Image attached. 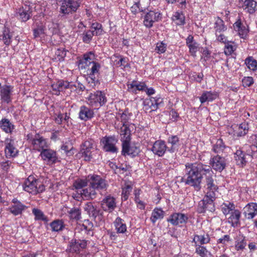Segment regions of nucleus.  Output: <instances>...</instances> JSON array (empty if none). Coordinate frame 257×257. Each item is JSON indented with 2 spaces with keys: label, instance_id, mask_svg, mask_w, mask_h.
<instances>
[{
  "label": "nucleus",
  "instance_id": "41",
  "mask_svg": "<svg viewBox=\"0 0 257 257\" xmlns=\"http://www.w3.org/2000/svg\"><path fill=\"white\" fill-rule=\"evenodd\" d=\"M0 127L7 133H12L14 129V125L7 118H3L0 121Z\"/></svg>",
  "mask_w": 257,
  "mask_h": 257
},
{
  "label": "nucleus",
  "instance_id": "13",
  "mask_svg": "<svg viewBox=\"0 0 257 257\" xmlns=\"http://www.w3.org/2000/svg\"><path fill=\"white\" fill-rule=\"evenodd\" d=\"M14 87L10 85H4L1 87L0 96L2 102L8 104L13 99Z\"/></svg>",
  "mask_w": 257,
  "mask_h": 257
},
{
  "label": "nucleus",
  "instance_id": "19",
  "mask_svg": "<svg viewBox=\"0 0 257 257\" xmlns=\"http://www.w3.org/2000/svg\"><path fill=\"white\" fill-rule=\"evenodd\" d=\"M101 207L105 211L112 212L116 207L115 198L110 195H107L101 201Z\"/></svg>",
  "mask_w": 257,
  "mask_h": 257
},
{
  "label": "nucleus",
  "instance_id": "38",
  "mask_svg": "<svg viewBox=\"0 0 257 257\" xmlns=\"http://www.w3.org/2000/svg\"><path fill=\"white\" fill-rule=\"evenodd\" d=\"M229 214L230 216L227 219L228 223L233 227L236 226L239 223L240 212L237 209H235Z\"/></svg>",
  "mask_w": 257,
  "mask_h": 257
},
{
  "label": "nucleus",
  "instance_id": "24",
  "mask_svg": "<svg viewBox=\"0 0 257 257\" xmlns=\"http://www.w3.org/2000/svg\"><path fill=\"white\" fill-rule=\"evenodd\" d=\"M234 248L239 253L242 252L246 246L245 237L242 234L239 233L234 238Z\"/></svg>",
  "mask_w": 257,
  "mask_h": 257
},
{
  "label": "nucleus",
  "instance_id": "5",
  "mask_svg": "<svg viewBox=\"0 0 257 257\" xmlns=\"http://www.w3.org/2000/svg\"><path fill=\"white\" fill-rule=\"evenodd\" d=\"M59 13L62 16L71 15L77 11L80 6L79 0H58Z\"/></svg>",
  "mask_w": 257,
  "mask_h": 257
},
{
  "label": "nucleus",
  "instance_id": "14",
  "mask_svg": "<svg viewBox=\"0 0 257 257\" xmlns=\"http://www.w3.org/2000/svg\"><path fill=\"white\" fill-rule=\"evenodd\" d=\"M86 245L87 241L85 240L72 239L68 245L66 251L79 253L81 249L86 247Z\"/></svg>",
  "mask_w": 257,
  "mask_h": 257
},
{
  "label": "nucleus",
  "instance_id": "22",
  "mask_svg": "<svg viewBox=\"0 0 257 257\" xmlns=\"http://www.w3.org/2000/svg\"><path fill=\"white\" fill-rule=\"evenodd\" d=\"M188 219L187 214L181 213H175L173 214L168 219V221L173 225L185 224Z\"/></svg>",
  "mask_w": 257,
  "mask_h": 257
},
{
  "label": "nucleus",
  "instance_id": "28",
  "mask_svg": "<svg viewBox=\"0 0 257 257\" xmlns=\"http://www.w3.org/2000/svg\"><path fill=\"white\" fill-rule=\"evenodd\" d=\"M13 204L9 207V210L14 215H18L22 213L26 206L16 199L12 201Z\"/></svg>",
  "mask_w": 257,
  "mask_h": 257
},
{
  "label": "nucleus",
  "instance_id": "60",
  "mask_svg": "<svg viewBox=\"0 0 257 257\" xmlns=\"http://www.w3.org/2000/svg\"><path fill=\"white\" fill-rule=\"evenodd\" d=\"M116 58H117L118 60H115L116 61V65L118 66L121 67L122 69H124L126 67H130L129 64L127 61V59L121 56H116Z\"/></svg>",
  "mask_w": 257,
  "mask_h": 257
},
{
  "label": "nucleus",
  "instance_id": "35",
  "mask_svg": "<svg viewBox=\"0 0 257 257\" xmlns=\"http://www.w3.org/2000/svg\"><path fill=\"white\" fill-rule=\"evenodd\" d=\"M218 97V94L215 91H204L201 96L199 97L201 103L206 102H211L215 100Z\"/></svg>",
  "mask_w": 257,
  "mask_h": 257
},
{
  "label": "nucleus",
  "instance_id": "26",
  "mask_svg": "<svg viewBox=\"0 0 257 257\" xmlns=\"http://www.w3.org/2000/svg\"><path fill=\"white\" fill-rule=\"evenodd\" d=\"M186 43L189 48V53L193 57H195L199 50V44L194 40L193 37L191 35L186 38Z\"/></svg>",
  "mask_w": 257,
  "mask_h": 257
},
{
  "label": "nucleus",
  "instance_id": "46",
  "mask_svg": "<svg viewBox=\"0 0 257 257\" xmlns=\"http://www.w3.org/2000/svg\"><path fill=\"white\" fill-rule=\"evenodd\" d=\"M231 240V239L230 236L226 234L217 239V244L219 245V247H222L223 251H224L226 248L227 245Z\"/></svg>",
  "mask_w": 257,
  "mask_h": 257
},
{
  "label": "nucleus",
  "instance_id": "64",
  "mask_svg": "<svg viewBox=\"0 0 257 257\" xmlns=\"http://www.w3.org/2000/svg\"><path fill=\"white\" fill-rule=\"evenodd\" d=\"M246 125L245 123H241L238 126V131L236 133L238 136H242L247 133Z\"/></svg>",
  "mask_w": 257,
  "mask_h": 257
},
{
  "label": "nucleus",
  "instance_id": "3",
  "mask_svg": "<svg viewBox=\"0 0 257 257\" xmlns=\"http://www.w3.org/2000/svg\"><path fill=\"white\" fill-rule=\"evenodd\" d=\"M217 190L206 189V195L199 203L197 208L199 213H204L206 210L213 212L215 210L213 201L216 198Z\"/></svg>",
  "mask_w": 257,
  "mask_h": 257
},
{
  "label": "nucleus",
  "instance_id": "53",
  "mask_svg": "<svg viewBox=\"0 0 257 257\" xmlns=\"http://www.w3.org/2000/svg\"><path fill=\"white\" fill-rule=\"evenodd\" d=\"M90 31L94 35L98 36L101 35L103 32L101 24L97 22L92 23Z\"/></svg>",
  "mask_w": 257,
  "mask_h": 257
},
{
  "label": "nucleus",
  "instance_id": "11",
  "mask_svg": "<svg viewBox=\"0 0 257 257\" xmlns=\"http://www.w3.org/2000/svg\"><path fill=\"white\" fill-rule=\"evenodd\" d=\"M95 151L92 143L85 141L81 145L79 154L86 161H90L92 158V153Z\"/></svg>",
  "mask_w": 257,
  "mask_h": 257
},
{
  "label": "nucleus",
  "instance_id": "17",
  "mask_svg": "<svg viewBox=\"0 0 257 257\" xmlns=\"http://www.w3.org/2000/svg\"><path fill=\"white\" fill-rule=\"evenodd\" d=\"M130 142L122 144V154L129 155L132 157L137 156L140 152V148L136 145H130Z\"/></svg>",
  "mask_w": 257,
  "mask_h": 257
},
{
  "label": "nucleus",
  "instance_id": "62",
  "mask_svg": "<svg viewBox=\"0 0 257 257\" xmlns=\"http://www.w3.org/2000/svg\"><path fill=\"white\" fill-rule=\"evenodd\" d=\"M84 209L89 215H94L96 213V209L91 202L85 204Z\"/></svg>",
  "mask_w": 257,
  "mask_h": 257
},
{
  "label": "nucleus",
  "instance_id": "4",
  "mask_svg": "<svg viewBox=\"0 0 257 257\" xmlns=\"http://www.w3.org/2000/svg\"><path fill=\"white\" fill-rule=\"evenodd\" d=\"M23 189L32 194L36 195L44 191L45 186L33 176H29L23 184Z\"/></svg>",
  "mask_w": 257,
  "mask_h": 257
},
{
  "label": "nucleus",
  "instance_id": "27",
  "mask_svg": "<svg viewBox=\"0 0 257 257\" xmlns=\"http://www.w3.org/2000/svg\"><path fill=\"white\" fill-rule=\"evenodd\" d=\"M131 126H132V124H123L120 127V135L121 137L120 140L122 142V144H123V143L131 142Z\"/></svg>",
  "mask_w": 257,
  "mask_h": 257
},
{
  "label": "nucleus",
  "instance_id": "55",
  "mask_svg": "<svg viewBox=\"0 0 257 257\" xmlns=\"http://www.w3.org/2000/svg\"><path fill=\"white\" fill-rule=\"evenodd\" d=\"M50 226L53 231H59L62 230L64 224L62 221L56 220L51 223Z\"/></svg>",
  "mask_w": 257,
  "mask_h": 257
},
{
  "label": "nucleus",
  "instance_id": "59",
  "mask_svg": "<svg viewBox=\"0 0 257 257\" xmlns=\"http://www.w3.org/2000/svg\"><path fill=\"white\" fill-rule=\"evenodd\" d=\"M235 45L232 42L227 41L225 43L224 53L226 55H231L235 50Z\"/></svg>",
  "mask_w": 257,
  "mask_h": 257
},
{
  "label": "nucleus",
  "instance_id": "48",
  "mask_svg": "<svg viewBox=\"0 0 257 257\" xmlns=\"http://www.w3.org/2000/svg\"><path fill=\"white\" fill-rule=\"evenodd\" d=\"M214 29L215 33L223 32L227 29V27L225 26L223 21L219 17L217 18L215 20Z\"/></svg>",
  "mask_w": 257,
  "mask_h": 257
},
{
  "label": "nucleus",
  "instance_id": "37",
  "mask_svg": "<svg viewBox=\"0 0 257 257\" xmlns=\"http://www.w3.org/2000/svg\"><path fill=\"white\" fill-rule=\"evenodd\" d=\"M115 229L117 233H124L126 231L127 227L124 220L117 217L114 222Z\"/></svg>",
  "mask_w": 257,
  "mask_h": 257
},
{
  "label": "nucleus",
  "instance_id": "58",
  "mask_svg": "<svg viewBox=\"0 0 257 257\" xmlns=\"http://www.w3.org/2000/svg\"><path fill=\"white\" fill-rule=\"evenodd\" d=\"M68 89H70L71 91H76L77 92H79L81 91H83L85 87L84 86L77 82L75 83L69 82Z\"/></svg>",
  "mask_w": 257,
  "mask_h": 257
},
{
  "label": "nucleus",
  "instance_id": "15",
  "mask_svg": "<svg viewBox=\"0 0 257 257\" xmlns=\"http://www.w3.org/2000/svg\"><path fill=\"white\" fill-rule=\"evenodd\" d=\"M210 164L213 169L221 172L225 168L226 162L224 157L216 155L210 159Z\"/></svg>",
  "mask_w": 257,
  "mask_h": 257
},
{
  "label": "nucleus",
  "instance_id": "39",
  "mask_svg": "<svg viewBox=\"0 0 257 257\" xmlns=\"http://www.w3.org/2000/svg\"><path fill=\"white\" fill-rule=\"evenodd\" d=\"M132 113L128 112L127 109H125L123 111L121 112L119 111L116 116V118L118 120H120L122 122V124H132L130 123L128 120H130Z\"/></svg>",
  "mask_w": 257,
  "mask_h": 257
},
{
  "label": "nucleus",
  "instance_id": "18",
  "mask_svg": "<svg viewBox=\"0 0 257 257\" xmlns=\"http://www.w3.org/2000/svg\"><path fill=\"white\" fill-rule=\"evenodd\" d=\"M233 28L241 38L245 39L247 37L249 32L248 26L240 19H238L233 24Z\"/></svg>",
  "mask_w": 257,
  "mask_h": 257
},
{
  "label": "nucleus",
  "instance_id": "2",
  "mask_svg": "<svg viewBox=\"0 0 257 257\" xmlns=\"http://www.w3.org/2000/svg\"><path fill=\"white\" fill-rule=\"evenodd\" d=\"M88 182L89 186L86 188L92 199L96 197L97 192L106 191L109 186L105 179L96 174L88 175Z\"/></svg>",
  "mask_w": 257,
  "mask_h": 257
},
{
  "label": "nucleus",
  "instance_id": "43",
  "mask_svg": "<svg viewBox=\"0 0 257 257\" xmlns=\"http://www.w3.org/2000/svg\"><path fill=\"white\" fill-rule=\"evenodd\" d=\"M222 213L227 215L229 214L231 212L233 211L235 209V205L233 203L226 202L223 203L220 206Z\"/></svg>",
  "mask_w": 257,
  "mask_h": 257
},
{
  "label": "nucleus",
  "instance_id": "29",
  "mask_svg": "<svg viewBox=\"0 0 257 257\" xmlns=\"http://www.w3.org/2000/svg\"><path fill=\"white\" fill-rule=\"evenodd\" d=\"M244 214L246 218L252 219L257 214V204L255 203L247 204L244 208Z\"/></svg>",
  "mask_w": 257,
  "mask_h": 257
},
{
  "label": "nucleus",
  "instance_id": "23",
  "mask_svg": "<svg viewBox=\"0 0 257 257\" xmlns=\"http://www.w3.org/2000/svg\"><path fill=\"white\" fill-rule=\"evenodd\" d=\"M31 15V8L25 5L19 9L16 12L17 17L23 22H26L30 19Z\"/></svg>",
  "mask_w": 257,
  "mask_h": 257
},
{
  "label": "nucleus",
  "instance_id": "33",
  "mask_svg": "<svg viewBox=\"0 0 257 257\" xmlns=\"http://www.w3.org/2000/svg\"><path fill=\"white\" fill-rule=\"evenodd\" d=\"M72 197L77 201L84 200H93L90 196L88 190L85 188L84 190H76L75 193H73L72 194Z\"/></svg>",
  "mask_w": 257,
  "mask_h": 257
},
{
  "label": "nucleus",
  "instance_id": "34",
  "mask_svg": "<svg viewBox=\"0 0 257 257\" xmlns=\"http://www.w3.org/2000/svg\"><path fill=\"white\" fill-rule=\"evenodd\" d=\"M246 156V154L240 150V148L236 150L234 153V156L236 164L240 167L245 166L247 162Z\"/></svg>",
  "mask_w": 257,
  "mask_h": 257
},
{
  "label": "nucleus",
  "instance_id": "21",
  "mask_svg": "<svg viewBox=\"0 0 257 257\" xmlns=\"http://www.w3.org/2000/svg\"><path fill=\"white\" fill-rule=\"evenodd\" d=\"M167 149V147L165 141L158 140L154 143L151 151L155 155L162 157L165 153Z\"/></svg>",
  "mask_w": 257,
  "mask_h": 257
},
{
  "label": "nucleus",
  "instance_id": "45",
  "mask_svg": "<svg viewBox=\"0 0 257 257\" xmlns=\"http://www.w3.org/2000/svg\"><path fill=\"white\" fill-rule=\"evenodd\" d=\"M195 252L201 257H211V253L203 245L195 246Z\"/></svg>",
  "mask_w": 257,
  "mask_h": 257
},
{
  "label": "nucleus",
  "instance_id": "61",
  "mask_svg": "<svg viewBox=\"0 0 257 257\" xmlns=\"http://www.w3.org/2000/svg\"><path fill=\"white\" fill-rule=\"evenodd\" d=\"M167 49V44L163 42H159L156 44L155 51L158 54H163L165 52Z\"/></svg>",
  "mask_w": 257,
  "mask_h": 257
},
{
  "label": "nucleus",
  "instance_id": "44",
  "mask_svg": "<svg viewBox=\"0 0 257 257\" xmlns=\"http://www.w3.org/2000/svg\"><path fill=\"white\" fill-rule=\"evenodd\" d=\"M164 212L161 208H155L151 217V221L155 223L158 220L161 219L164 217Z\"/></svg>",
  "mask_w": 257,
  "mask_h": 257
},
{
  "label": "nucleus",
  "instance_id": "10",
  "mask_svg": "<svg viewBox=\"0 0 257 257\" xmlns=\"http://www.w3.org/2000/svg\"><path fill=\"white\" fill-rule=\"evenodd\" d=\"M117 142L114 136L105 137L101 140V143L103 146V149L105 152L116 153L117 149L115 145Z\"/></svg>",
  "mask_w": 257,
  "mask_h": 257
},
{
  "label": "nucleus",
  "instance_id": "32",
  "mask_svg": "<svg viewBox=\"0 0 257 257\" xmlns=\"http://www.w3.org/2000/svg\"><path fill=\"white\" fill-rule=\"evenodd\" d=\"M242 4V7L250 14H253L255 11L256 2L255 0H240Z\"/></svg>",
  "mask_w": 257,
  "mask_h": 257
},
{
  "label": "nucleus",
  "instance_id": "57",
  "mask_svg": "<svg viewBox=\"0 0 257 257\" xmlns=\"http://www.w3.org/2000/svg\"><path fill=\"white\" fill-rule=\"evenodd\" d=\"M32 213L35 215V218L36 220L47 221V218L45 216L43 212L41 210L37 208H34L32 210Z\"/></svg>",
  "mask_w": 257,
  "mask_h": 257
},
{
  "label": "nucleus",
  "instance_id": "47",
  "mask_svg": "<svg viewBox=\"0 0 257 257\" xmlns=\"http://www.w3.org/2000/svg\"><path fill=\"white\" fill-rule=\"evenodd\" d=\"M172 20L177 25H183L185 24V16L181 12H176L172 16Z\"/></svg>",
  "mask_w": 257,
  "mask_h": 257
},
{
  "label": "nucleus",
  "instance_id": "7",
  "mask_svg": "<svg viewBox=\"0 0 257 257\" xmlns=\"http://www.w3.org/2000/svg\"><path fill=\"white\" fill-rule=\"evenodd\" d=\"M27 140L31 144L34 150L41 153L49 147L48 141L39 134L33 136L32 134H28Z\"/></svg>",
  "mask_w": 257,
  "mask_h": 257
},
{
  "label": "nucleus",
  "instance_id": "25",
  "mask_svg": "<svg viewBox=\"0 0 257 257\" xmlns=\"http://www.w3.org/2000/svg\"><path fill=\"white\" fill-rule=\"evenodd\" d=\"M94 57L95 55L92 52L84 54L83 58L79 61V67L82 69H86L90 64L94 62Z\"/></svg>",
  "mask_w": 257,
  "mask_h": 257
},
{
  "label": "nucleus",
  "instance_id": "31",
  "mask_svg": "<svg viewBox=\"0 0 257 257\" xmlns=\"http://www.w3.org/2000/svg\"><path fill=\"white\" fill-rule=\"evenodd\" d=\"M69 82L64 80H59L56 83H53L51 85L53 93L58 95L60 94V91H62L66 89H68Z\"/></svg>",
  "mask_w": 257,
  "mask_h": 257
},
{
  "label": "nucleus",
  "instance_id": "49",
  "mask_svg": "<svg viewBox=\"0 0 257 257\" xmlns=\"http://www.w3.org/2000/svg\"><path fill=\"white\" fill-rule=\"evenodd\" d=\"M68 212L71 219L78 220L81 218V210L79 208H72Z\"/></svg>",
  "mask_w": 257,
  "mask_h": 257
},
{
  "label": "nucleus",
  "instance_id": "63",
  "mask_svg": "<svg viewBox=\"0 0 257 257\" xmlns=\"http://www.w3.org/2000/svg\"><path fill=\"white\" fill-rule=\"evenodd\" d=\"M94 36L90 31H88L83 34L82 39L84 42L88 43L91 40L92 38Z\"/></svg>",
  "mask_w": 257,
  "mask_h": 257
},
{
  "label": "nucleus",
  "instance_id": "8",
  "mask_svg": "<svg viewBox=\"0 0 257 257\" xmlns=\"http://www.w3.org/2000/svg\"><path fill=\"white\" fill-rule=\"evenodd\" d=\"M162 18V14L158 10L149 11L144 18V24L147 28L153 27L154 23L159 22Z\"/></svg>",
  "mask_w": 257,
  "mask_h": 257
},
{
  "label": "nucleus",
  "instance_id": "6",
  "mask_svg": "<svg viewBox=\"0 0 257 257\" xmlns=\"http://www.w3.org/2000/svg\"><path fill=\"white\" fill-rule=\"evenodd\" d=\"M100 69V65L96 62L90 64L86 69L88 75L87 81L92 87L95 86L98 82Z\"/></svg>",
  "mask_w": 257,
  "mask_h": 257
},
{
  "label": "nucleus",
  "instance_id": "20",
  "mask_svg": "<svg viewBox=\"0 0 257 257\" xmlns=\"http://www.w3.org/2000/svg\"><path fill=\"white\" fill-rule=\"evenodd\" d=\"M210 241L209 235L205 232L195 233L193 238V242L195 243V246L202 245L209 243Z\"/></svg>",
  "mask_w": 257,
  "mask_h": 257
},
{
  "label": "nucleus",
  "instance_id": "16",
  "mask_svg": "<svg viewBox=\"0 0 257 257\" xmlns=\"http://www.w3.org/2000/svg\"><path fill=\"white\" fill-rule=\"evenodd\" d=\"M40 156L42 160L46 161L49 165L54 164L58 161L56 152L48 148L42 151Z\"/></svg>",
  "mask_w": 257,
  "mask_h": 257
},
{
  "label": "nucleus",
  "instance_id": "51",
  "mask_svg": "<svg viewBox=\"0 0 257 257\" xmlns=\"http://www.w3.org/2000/svg\"><path fill=\"white\" fill-rule=\"evenodd\" d=\"M212 175L207 174L206 175V189H213V190H217L218 187L216 185H215L214 183V180L212 177Z\"/></svg>",
  "mask_w": 257,
  "mask_h": 257
},
{
  "label": "nucleus",
  "instance_id": "9",
  "mask_svg": "<svg viewBox=\"0 0 257 257\" xmlns=\"http://www.w3.org/2000/svg\"><path fill=\"white\" fill-rule=\"evenodd\" d=\"M106 100V97L104 92L101 91H96L89 95L88 98V103L92 107H99L104 105Z\"/></svg>",
  "mask_w": 257,
  "mask_h": 257
},
{
  "label": "nucleus",
  "instance_id": "1",
  "mask_svg": "<svg viewBox=\"0 0 257 257\" xmlns=\"http://www.w3.org/2000/svg\"><path fill=\"white\" fill-rule=\"evenodd\" d=\"M212 174L213 172L209 166L202 164H188L186 165L184 183L198 191L201 189L202 175Z\"/></svg>",
  "mask_w": 257,
  "mask_h": 257
},
{
  "label": "nucleus",
  "instance_id": "40",
  "mask_svg": "<svg viewBox=\"0 0 257 257\" xmlns=\"http://www.w3.org/2000/svg\"><path fill=\"white\" fill-rule=\"evenodd\" d=\"M0 26V29L3 30L2 40L5 45H9L11 43L12 39V36L10 35V30L3 24H1Z\"/></svg>",
  "mask_w": 257,
  "mask_h": 257
},
{
  "label": "nucleus",
  "instance_id": "36",
  "mask_svg": "<svg viewBox=\"0 0 257 257\" xmlns=\"http://www.w3.org/2000/svg\"><path fill=\"white\" fill-rule=\"evenodd\" d=\"M167 142L171 147L168 148V151L174 153L177 151L179 147V139L177 136H171L168 138Z\"/></svg>",
  "mask_w": 257,
  "mask_h": 257
},
{
  "label": "nucleus",
  "instance_id": "54",
  "mask_svg": "<svg viewBox=\"0 0 257 257\" xmlns=\"http://www.w3.org/2000/svg\"><path fill=\"white\" fill-rule=\"evenodd\" d=\"M159 103L158 99L152 97L149 101L145 102V105L148 106L151 109V111H154L158 108Z\"/></svg>",
  "mask_w": 257,
  "mask_h": 257
},
{
  "label": "nucleus",
  "instance_id": "52",
  "mask_svg": "<svg viewBox=\"0 0 257 257\" xmlns=\"http://www.w3.org/2000/svg\"><path fill=\"white\" fill-rule=\"evenodd\" d=\"M245 64L247 68L252 71H255L257 69V61L252 57H248L245 60Z\"/></svg>",
  "mask_w": 257,
  "mask_h": 257
},
{
  "label": "nucleus",
  "instance_id": "30",
  "mask_svg": "<svg viewBox=\"0 0 257 257\" xmlns=\"http://www.w3.org/2000/svg\"><path fill=\"white\" fill-rule=\"evenodd\" d=\"M94 112L92 109L84 105L80 107L79 118L82 120L87 121L93 117Z\"/></svg>",
  "mask_w": 257,
  "mask_h": 257
},
{
  "label": "nucleus",
  "instance_id": "42",
  "mask_svg": "<svg viewBox=\"0 0 257 257\" xmlns=\"http://www.w3.org/2000/svg\"><path fill=\"white\" fill-rule=\"evenodd\" d=\"M89 184L88 182V175L85 179H77L74 182L73 184V187L76 190L80 191L82 190H84L86 187L87 184Z\"/></svg>",
  "mask_w": 257,
  "mask_h": 257
},
{
  "label": "nucleus",
  "instance_id": "56",
  "mask_svg": "<svg viewBox=\"0 0 257 257\" xmlns=\"http://www.w3.org/2000/svg\"><path fill=\"white\" fill-rule=\"evenodd\" d=\"M132 190V186L131 185H125V186L122 188L121 198L122 200L125 201L128 199Z\"/></svg>",
  "mask_w": 257,
  "mask_h": 257
},
{
  "label": "nucleus",
  "instance_id": "50",
  "mask_svg": "<svg viewBox=\"0 0 257 257\" xmlns=\"http://www.w3.org/2000/svg\"><path fill=\"white\" fill-rule=\"evenodd\" d=\"M225 148L222 140L218 139L215 144L213 145L212 151L215 153H220L222 152Z\"/></svg>",
  "mask_w": 257,
  "mask_h": 257
},
{
  "label": "nucleus",
  "instance_id": "12",
  "mask_svg": "<svg viewBox=\"0 0 257 257\" xmlns=\"http://www.w3.org/2000/svg\"><path fill=\"white\" fill-rule=\"evenodd\" d=\"M5 152L7 158L16 157L18 153L16 143L12 138H7L5 141Z\"/></svg>",
  "mask_w": 257,
  "mask_h": 257
}]
</instances>
